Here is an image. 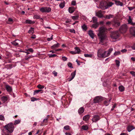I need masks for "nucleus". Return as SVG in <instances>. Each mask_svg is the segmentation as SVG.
Segmentation results:
<instances>
[{
    "label": "nucleus",
    "mask_w": 135,
    "mask_h": 135,
    "mask_svg": "<svg viewBox=\"0 0 135 135\" xmlns=\"http://www.w3.org/2000/svg\"><path fill=\"white\" fill-rule=\"evenodd\" d=\"M90 116L89 115H86L84 116L83 117V119L84 120L86 121L88 120L89 119Z\"/></svg>",
    "instance_id": "nucleus-19"
},
{
    "label": "nucleus",
    "mask_w": 135,
    "mask_h": 135,
    "mask_svg": "<svg viewBox=\"0 0 135 135\" xmlns=\"http://www.w3.org/2000/svg\"><path fill=\"white\" fill-rule=\"evenodd\" d=\"M31 101L32 102H34L35 100H38V99H37L36 98L34 97H32L31 98Z\"/></svg>",
    "instance_id": "nucleus-53"
},
{
    "label": "nucleus",
    "mask_w": 135,
    "mask_h": 135,
    "mask_svg": "<svg viewBox=\"0 0 135 135\" xmlns=\"http://www.w3.org/2000/svg\"><path fill=\"white\" fill-rule=\"evenodd\" d=\"M18 49L20 50L18 48L17 49V53H18L19 56H21V57H22V55H25V52L20 50H18Z\"/></svg>",
    "instance_id": "nucleus-15"
},
{
    "label": "nucleus",
    "mask_w": 135,
    "mask_h": 135,
    "mask_svg": "<svg viewBox=\"0 0 135 135\" xmlns=\"http://www.w3.org/2000/svg\"><path fill=\"white\" fill-rule=\"evenodd\" d=\"M8 130L4 129L2 131V135H10V133L11 132L8 131Z\"/></svg>",
    "instance_id": "nucleus-14"
},
{
    "label": "nucleus",
    "mask_w": 135,
    "mask_h": 135,
    "mask_svg": "<svg viewBox=\"0 0 135 135\" xmlns=\"http://www.w3.org/2000/svg\"><path fill=\"white\" fill-rule=\"evenodd\" d=\"M131 47L133 50H135V44H133L131 46Z\"/></svg>",
    "instance_id": "nucleus-60"
},
{
    "label": "nucleus",
    "mask_w": 135,
    "mask_h": 135,
    "mask_svg": "<svg viewBox=\"0 0 135 135\" xmlns=\"http://www.w3.org/2000/svg\"><path fill=\"white\" fill-rule=\"evenodd\" d=\"M103 100V98L97 96L95 97L94 99V103H99Z\"/></svg>",
    "instance_id": "nucleus-8"
},
{
    "label": "nucleus",
    "mask_w": 135,
    "mask_h": 135,
    "mask_svg": "<svg viewBox=\"0 0 135 135\" xmlns=\"http://www.w3.org/2000/svg\"><path fill=\"white\" fill-rule=\"evenodd\" d=\"M81 128L84 130H86L88 129V127L87 126H83Z\"/></svg>",
    "instance_id": "nucleus-36"
},
{
    "label": "nucleus",
    "mask_w": 135,
    "mask_h": 135,
    "mask_svg": "<svg viewBox=\"0 0 135 135\" xmlns=\"http://www.w3.org/2000/svg\"><path fill=\"white\" fill-rule=\"evenodd\" d=\"M132 21L131 18V17L130 16H129V19L128 21V23H131Z\"/></svg>",
    "instance_id": "nucleus-52"
},
{
    "label": "nucleus",
    "mask_w": 135,
    "mask_h": 135,
    "mask_svg": "<svg viewBox=\"0 0 135 135\" xmlns=\"http://www.w3.org/2000/svg\"><path fill=\"white\" fill-rule=\"evenodd\" d=\"M41 93H43V91H42V90H35L33 94L35 95L36 94L38 93L40 91H41Z\"/></svg>",
    "instance_id": "nucleus-30"
},
{
    "label": "nucleus",
    "mask_w": 135,
    "mask_h": 135,
    "mask_svg": "<svg viewBox=\"0 0 135 135\" xmlns=\"http://www.w3.org/2000/svg\"><path fill=\"white\" fill-rule=\"evenodd\" d=\"M120 51H115L114 54V55L115 56H116L120 54Z\"/></svg>",
    "instance_id": "nucleus-44"
},
{
    "label": "nucleus",
    "mask_w": 135,
    "mask_h": 135,
    "mask_svg": "<svg viewBox=\"0 0 135 135\" xmlns=\"http://www.w3.org/2000/svg\"><path fill=\"white\" fill-rule=\"evenodd\" d=\"M115 3L117 6H122L123 5V3L119 1H115Z\"/></svg>",
    "instance_id": "nucleus-18"
},
{
    "label": "nucleus",
    "mask_w": 135,
    "mask_h": 135,
    "mask_svg": "<svg viewBox=\"0 0 135 135\" xmlns=\"http://www.w3.org/2000/svg\"><path fill=\"white\" fill-rule=\"evenodd\" d=\"M37 87L40 89H42L44 88V86L43 85L39 84L37 86Z\"/></svg>",
    "instance_id": "nucleus-42"
},
{
    "label": "nucleus",
    "mask_w": 135,
    "mask_h": 135,
    "mask_svg": "<svg viewBox=\"0 0 135 135\" xmlns=\"http://www.w3.org/2000/svg\"><path fill=\"white\" fill-rule=\"evenodd\" d=\"M5 118L4 116L2 115H0V120L4 121V120Z\"/></svg>",
    "instance_id": "nucleus-46"
},
{
    "label": "nucleus",
    "mask_w": 135,
    "mask_h": 135,
    "mask_svg": "<svg viewBox=\"0 0 135 135\" xmlns=\"http://www.w3.org/2000/svg\"><path fill=\"white\" fill-rule=\"evenodd\" d=\"M53 35H52L50 38H47V40L48 41H49L52 40L53 39Z\"/></svg>",
    "instance_id": "nucleus-54"
},
{
    "label": "nucleus",
    "mask_w": 135,
    "mask_h": 135,
    "mask_svg": "<svg viewBox=\"0 0 135 135\" xmlns=\"http://www.w3.org/2000/svg\"><path fill=\"white\" fill-rule=\"evenodd\" d=\"M70 32H71V33H75V30L73 29H70Z\"/></svg>",
    "instance_id": "nucleus-56"
},
{
    "label": "nucleus",
    "mask_w": 135,
    "mask_h": 135,
    "mask_svg": "<svg viewBox=\"0 0 135 135\" xmlns=\"http://www.w3.org/2000/svg\"><path fill=\"white\" fill-rule=\"evenodd\" d=\"M25 22L27 23H28L30 24H33L35 23V21H33L30 20H26V21Z\"/></svg>",
    "instance_id": "nucleus-21"
},
{
    "label": "nucleus",
    "mask_w": 135,
    "mask_h": 135,
    "mask_svg": "<svg viewBox=\"0 0 135 135\" xmlns=\"http://www.w3.org/2000/svg\"><path fill=\"white\" fill-rule=\"evenodd\" d=\"M40 10L42 13L49 12L51 11V9L49 7H45L41 8Z\"/></svg>",
    "instance_id": "nucleus-5"
},
{
    "label": "nucleus",
    "mask_w": 135,
    "mask_h": 135,
    "mask_svg": "<svg viewBox=\"0 0 135 135\" xmlns=\"http://www.w3.org/2000/svg\"><path fill=\"white\" fill-rule=\"evenodd\" d=\"M68 67H69L70 68H73V66L72 64L70 62H69L68 63Z\"/></svg>",
    "instance_id": "nucleus-43"
},
{
    "label": "nucleus",
    "mask_w": 135,
    "mask_h": 135,
    "mask_svg": "<svg viewBox=\"0 0 135 135\" xmlns=\"http://www.w3.org/2000/svg\"><path fill=\"white\" fill-rule=\"evenodd\" d=\"M128 9L130 11L132 10L133 9L135 8L134 7H128Z\"/></svg>",
    "instance_id": "nucleus-55"
},
{
    "label": "nucleus",
    "mask_w": 135,
    "mask_h": 135,
    "mask_svg": "<svg viewBox=\"0 0 135 135\" xmlns=\"http://www.w3.org/2000/svg\"><path fill=\"white\" fill-rule=\"evenodd\" d=\"M49 58L53 57H55L57 56V55L56 54H49Z\"/></svg>",
    "instance_id": "nucleus-41"
},
{
    "label": "nucleus",
    "mask_w": 135,
    "mask_h": 135,
    "mask_svg": "<svg viewBox=\"0 0 135 135\" xmlns=\"http://www.w3.org/2000/svg\"><path fill=\"white\" fill-rule=\"evenodd\" d=\"M26 50L27 51H30L31 52H33V50L32 48H30L27 49H26Z\"/></svg>",
    "instance_id": "nucleus-45"
},
{
    "label": "nucleus",
    "mask_w": 135,
    "mask_h": 135,
    "mask_svg": "<svg viewBox=\"0 0 135 135\" xmlns=\"http://www.w3.org/2000/svg\"><path fill=\"white\" fill-rule=\"evenodd\" d=\"M81 27L83 30L84 31H86L87 29V28L85 24L83 25V26H81Z\"/></svg>",
    "instance_id": "nucleus-33"
},
{
    "label": "nucleus",
    "mask_w": 135,
    "mask_h": 135,
    "mask_svg": "<svg viewBox=\"0 0 135 135\" xmlns=\"http://www.w3.org/2000/svg\"><path fill=\"white\" fill-rule=\"evenodd\" d=\"M33 56H32L31 55L28 56L27 55H26L25 56V59L26 60H27L30 58H32L33 57Z\"/></svg>",
    "instance_id": "nucleus-37"
},
{
    "label": "nucleus",
    "mask_w": 135,
    "mask_h": 135,
    "mask_svg": "<svg viewBox=\"0 0 135 135\" xmlns=\"http://www.w3.org/2000/svg\"><path fill=\"white\" fill-rule=\"evenodd\" d=\"M40 17V16L38 15H35L33 17L34 19H39Z\"/></svg>",
    "instance_id": "nucleus-48"
},
{
    "label": "nucleus",
    "mask_w": 135,
    "mask_h": 135,
    "mask_svg": "<svg viewBox=\"0 0 135 135\" xmlns=\"http://www.w3.org/2000/svg\"><path fill=\"white\" fill-rule=\"evenodd\" d=\"M64 128L66 130L69 129V126H65L64 127Z\"/></svg>",
    "instance_id": "nucleus-50"
},
{
    "label": "nucleus",
    "mask_w": 135,
    "mask_h": 135,
    "mask_svg": "<svg viewBox=\"0 0 135 135\" xmlns=\"http://www.w3.org/2000/svg\"><path fill=\"white\" fill-rule=\"evenodd\" d=\"M84 56L86 57H92V55L91 54H85Z\"/></svg>",
    "instance_id": "nucleus-39"
},
{
    "label": "nucleus",
    "mask_w": 135,
    "mask_h": 135,
    "mask_svg": "<svg viewBox=\"0 0 135 135\" xmlns=\"http://www.w3.org/2000/svg\"><path fill=\"white\" fill-rule=\"evenodd\" d=\"M4 127V129L8 130V131L9 132H12L13 131L14 126L13 123H10L6 125Z\"/></svg>",
    "instance_id": "nucleus-3"
},
{
    "label": "nucleus",
    "mask_w": 135,
    "mask_h": 135,
    "mask_svg": "<svg viewBox=\"0 0 135 135\" xmlns=\"http://www.w3.org/2000/svg\"><path fill=\"white\" fill-rule=\"evenodd\" d=\"M119 36V34L118 32H114L111 35V37L114 39L117 38Z\"/></svg>",
    "instance_id": "nucleus-9"
},
{
    "label": "nucleus",
    "mask_w": 135,
    "mask_h": 135,
    "mask_svg": "<svg viewBox=\"0 0 135 135\" xmlns=\"http://www.w3.org/2000/svg\"><path fill=\"white\" fill-rule=\"evenodd\" d=\"M7 23L8 24H11L13 23V20L11 18H9L8 19V21L7 22Z\"/></svg>",
    "instance_id": "nucleus-32"
},
{
    "label": "nucleus",
    "mask_w": 135,
    "mask_h": 135,
    "mask_svg": "<svg viewBox=\"0 0 135 135\" xmlns=\"http://www.w3.org/2000/svg\"><path fill=\"white\" fill-rule=\"evenodd\" d=\"M74 78L71 77V78H69L68 79V81H71V80H72Z\"/></svg>",
    "instance_id": "nucleus-63"
},
{
    "label": "nucleus",
    "mask_w": 135,
    "mask_h": 135,
    "mask_svg": "<svg viewBox=\"0 0 135 135\" xmlns=\"http://www.w3.org/2000/svg\"><path fill=\"white\" fill-rule=\"evenodd\" d=\"M59 7L60 8H63L65 6V2H62L60 4H59Z\"/></svg>",
    "instance_id": "nucleus-35"
},
{
    "label": "nucleus",
    "mask_w": 135,
    "mask_h": 135,
    "mask_svg": "<svg viewBox=\"0 0 135 135\" xmlns=\"http://www.w3.org/2000/svg\"><path fill=\"white\" fill-rule=\"evenodd\" d=\"M75 51L76 54H79L80 51V49L78 47H76L75 48Z\"/></svg>",
    "instance_id": "nucleus-29"
},
{
    "label": "nucleus",
    "mask_w": 135,
    "mask_h": 135,
    "mask_svg": "<svg viewBox=\"0 0 135 135\" xmlns=\"http://www.w3.org/2000/svg\"><path fill=\"white\" fill-rule=\"evenodd\" d=\"M113 16L111 14H110L108 15H107L105 16V18L108 19H110L111 18H112Z\"/></svg>",
    "instance_id": "nucleus-34"
},
{
    "label": "nucleus",
    "mask_w": 135,
    "mask_h": 135,
    "mask_svg": "<svg viewBox=\"0 0 135 135\" xmlns=\"http://www.w3.org/2000/svg\"><path fill=\"white\" fill-rule=\"evenodd\" d=\"M62 59L64 61H66L67 60V58L66 57L62 56Z\"/></svg>",
    "instance_id": "nucleus-57"
},
{
    "label": "nucleus",
    "mask_w": 135,
    "mask_h": 135,
    "mask_svg": "<svg viewBox=\"0 0 135 135\" xmlns=\"http://www.w3.org/2000/svg\"><path fill=\"white\" fill-rule=\"evenodd\" d=\"M99 25V24L98 23H96L92 25V27L95 29H96L98 27Z\"/></svg>",
    "instance_id": "nucleus-25"
},
{
    "label": "nucleus",
    "mask_w": 135,
    "mask_h": 135,
    "mask_svg": "<svg viewBox=\"0 0 135 135\" xmlns=\"http://www.w3.org/2000/svg\"><path fill=\"white\" fill-rule=\"evenodd\" d=\"M76 71L75 70L74 72L72 73L71 74L70 76L74 78L76 75Z\"/></svg>",
    "instance_id": "nucleus-40"
},
{
    "label": "nucleus",
    "mask_w": 135,
    "mask_h": 135,
    "mask_svg": "<svg viewBox=\"0 0 135 135\" xmlns=\"http://www.w3.org/2000/svg\"><path fill=\"white\" fill-rule=\"evenodd\" d=\"M6 88L7 91L9 92H11L12 91V88L9 85H6Z\"/></svg>",
    "instance_id": "nucleus-17"
},
{
    "label": "nucleus",
    "mask_w": 135,
    "mask_h": 135,
    "mask_svg": "<svg viewBox=\"0 0 135 135\" xmlns=\"http://www.w3.org/2000/svg\"><path fill=\"white\" fill-rule=\"evenodd\" d=\"M59 45L60 44L59 43H57V44H54L51 46V48L52 49H54L59 47Z\"/></svg>",
    "instance_id": "nucleus-22"
},
{
    "label": "nucleus",
    "mask_w": 135,
    "mask_h": 135,
    "mask_svg": "<svg viewBox=\"0 0 135 135\" xmlns=\"http://www.w3.org/2000/svg\"><path fill=\"white\" fill-rule=\"evenodd\" d=\"M92 20L93 23H97V18L96 17H94L92 18Z\"/></svg>",
    "instance_id": "nucleus-38"
},
{
    "label": "nucleus",
    "mask_w": 135,
    "mask_h": 135,
    "mask_svg": "<svg viewBox=\"0 0 135 135\" xmlns=\"http://www.w3.org/2000/svg\"><path fill=\"white\" fill-rule=\"evenodd\" d=\"M88 34L90 37L92 38L93 39L94 37V34L93 33V31L92 30H90L88 31Z\"/></svg>",
    "instance_id": "nucleus-16"
},
{
    "label": "nucleus",
    "mask_w": 135,
    "mask_h": 135,
    "mask_svg": "<svg viewBox=\"0 0 135 135\" xmlns=\"http://www.w3.org/2000/svg\"><path fill=\"white\" fill-rule=\"evenodd\" d=\"M115 61L116 63V64L117 65V66L119 67L120 65V63L119 61L118 60H115Z\"/></svg>",
    "instance_id": "nucleus-47"
},
{
    "label": "nucleus",
    "mask_w": 135,
    "mask_h": 135,
    "mask_svg": "<svg viewBox=\"0 0 135 135\" xmlns=\"http://www.w3.org/2000/svg\"><path fill=\"white\" fill-rule=\"evenodd\" d=\"M130 73L133 76L135 77V72L131 71L130 72Z\"/></svg>",
    "instance_id": "nucleus-49"
},
{
    "label": "nucleus",
    "mask_w": 135,
    "mask_h": 135,
    "mask_svg": "<svg viewBox=\"0 0 135 135\" xmlns=\"http://www.w3.org/2000/svg\"><path fill=\"white\" fill-rule=\"evenodd\" d=\"M127 29V26L126 24H124L121 26L120 29L119 30L121 33H124L126 32Z\"/></svg>",
    "instance_id": "nucleus-6"
},
{
    "label": "nucleus",
    "mask_w": 135,
    "mask_h": 135,
    "mask_svg": "<svg viewBox=\"0 0 135 135\" xmlns=\"http://www.w3.org/2000/svg\"><path fill=\"white\" fill-rule=\"evenodd\" d=\"M111 24H112V22H111L110 21H108L106 23V24L108 26H109V25H110Z\"/></svg>",
    "instance_id": "nucleus-58"
},
{
    "label": "nucleus",
    "mask_w": 135,
    "mask_h": 135,
    "mask_svg": "<svg viewBox=\"0 0 135 135\" xmlns=\"http://www.w3.org/2000/svg\"><path fill=\"white\" fill-rule=\"evenodd\" d=\"M107 29L103 27H101L99 28L98 30L99 33H98L97 35L99 37L100 40V42L103 43L104 41L107 39V37L106 35V32Z\"/></svg>",
    "instance_id": "nucleus-1"
},
{
    "label": "nucleus",
    "mask_w": 135,
    "mask_h": 135,
    "mask_svg": "<svg viewBox=\"0 0 135 135\" xmlns=\"http://www.w3.org/2000/svg\"><path fill=\"white\" fill-rule=\"evenodd\" d=\"M53 74L54 75V76H56L57 75V73L55 71H54L52 72Z\"/></svg>",
    "instance_id": "nucleus-64"
},
{
    "label": "nucleus",
    "mask_w": 135,
    "mask_h": 135,
    "mask_svg": "<svg viewBox=\"0 0 135 135\" xmlns=\"http://www.w3.org/2000/svg\"><path fill=\"white\" fill-rule=\"evenodd\" d=\"M78 16H72V19L74 20H76V19H78Z\"/></svg>",
    "instance_id": "nucleus-51"
},
{
    "label": "nucleus",
    "mask_w": 135,
    "mask_h": 135,
    "mask_svg": "<svg viewBox=\"0 0 135 135\" xmlns=\"http://www.w3.org/2000/svg\"><path fill=\"white\" fill-rule=\"evenodd\" d=\"M100 119V117L98 115H94L92 119V121L93 122H96Z\"/></svg>",
    "instance_id": "nucleus-10"
},
{
    "label": "nucleus",
    "mask_w": 135,
    "mask_h": 135,
    "mask_svg": "<svg viewBox=\"0 0 135 135\" xmlns=\"http://www.w3.org/2000/svg\"><path fill=\"white\" fill-rule=\"evenodd\" d=\"M131 34L133 36H135V27H131L130 29Z\"/></svg>",
    "instance_id": "nucleus-12"
},
{
    "label": "nucleus",
    "mask_w": 135,
    "mask_h": 135,
    "mask_svg": "<svg viewBox=\"0 0 135 135\" xmlns=\"http://www.w3.org/2000/svg\"><path fill=\"white\" fill-rule=\"evenodd\" d=\"M111 99H110L109 100H105L104 101V104L106 106L108 105L109 104L110 102L111 101Z\"/></svg>",
    "instance_id": "nucleus-28"
},
{
    "label": "nucleus",
    "mask_w": 135,
    "mask_h": 135,
    "mask_svg": "<svg viewBox=\"0 0 135 135\" xmlns=\"http://www.w3.org/2000/svg\"><path fill=\"white\" fill-rule=\"evenodd\" d=\"M16 41V40L13 41L12 42V44H13V45H15V46L17 45V43L15 42Z\"/></svg>",
    "instance_id": "nucleus-62"
},
{
    "label": "nucleus",
    "mask_w": 135,
    "mask_h": 135,
    "mask_svg": "<svg viewBox=\"0 0 135 135\" xmlns=\"http://www.w3.org/2000/svg\"><path fill=\"white\" fill-rule=\"evenodd\" d=\"M134 129V127L133 126H129L128 127L127 129L128 132H130Z\"/></svg>",
    "instance_id": "nucleus-20"
},
{
    "label": "nucleus",
    "mask_w": 135,
    "mask_h": 135,
    "mask_svg": "<svg viewBox=\"0 0 135 135\" xmlns=\"http://www.w3.org/2000/svg\"><path fill=\"white\" fill-rule=\"evenodd\" d=\"M2 100L4 102H6L7 100V98L6 97L3 96L1 98Z\"/></svg>",
    "instance_id": "nucleus-31"
},
{
    "label": "nucleus",
    "mask_w": 135,
    "mask_h": 135,
    "mask_svg": "<svg viewBox=\"0 0 135 135\" xmlns=\"http://www.w3.org/2000/svg\"><path fill=\"white\" fill-rule=\"evenodd\" d=\"M95 13L96 16L102 18L103 16V15L102 14V12L101 10L96 12Z\"/></svg>",
    "instance_id": "nucleus-13"
},
{
    "label": "nucleus",
    "mask_w": 135,
    "mask_h": 135,
    "mask_svg": "<svg viewBox=\"0 0 135 135\" xmlns=\"http://www.w3.org/2000/svg\"><path fill=\"white\" fill-rule=\"evenodd\" d=\"M84 111V108L83 107L80 108L78 110V112L79 114H81L83 113Z\"/></svg>",
    "instance_id": "nucleus-23"
},
{
    "label": "nucleus",
    "mask_w": 135,
    "mask_h": 135,
    "mask_svg": "<svg viewBox=\"0 0 135 135\" xmlns=\"http://www.w3.org/2000/svg\"><path fill=\"white\" fill-rule=\"evenodd\" d=\"M112 25L113 26L118 27L120 26V23L118 21L114 20L112 22Z\"/></svg>",
    "instance_id": "nucleus-11"
},
{
    "label": "nucleus",
    "mask_w": 135,
    "mask_h": 135,
    "mask_svg": "<svg viewBox=\"0 0 135 135\" xmlns=\"http://www.w3.org/2000/svg\"><path fill=\"white\" fill-rule=\"evenodd\" d=\"M74 10V8L73 7H70L69 8V11L70 13H73Z\"/></svg>",
    "instance_id": "nucleus-24"
},
{
    "label": "nucleus",
    "mask_w": 135,
    "mask_h": 135,
    "mask_svg": "<svg viewBox=\"0 0 135 135\" xmlns=\"http://www.w3.org/2000/svg\"><path fill=\"white\" fill-rule=\"evenodd\" d=\"M34 32V28L32 27H31L28 32V33L30 34H33Z\"/></svg>",
    "instance_id": "nucleus-26"
},
{
    "label": "nucleus",
    "mask_w": 135,
    "mask_h": 135,
    "mask_svg": "<svg viewBox=\"0 0 135 135\" xmlns=\"http://www.w3.org/2000/svg\"><path fill=\"white\" fill-rule=\"evenodd\" d=\"M104 50L102 49H99L97 52V56L100 58H103Z\"/></svg>",
    "instance_id": "nucleus-7"
},
{
    "label": "nucleus",
    "mask_w": 135,
    "mask_h": 135,
    "mask_svg": "<svg viewBox=\"0 0 135 135\" xmlns=\"http://www.w3.org/2000/svg\"><path fill=\"white\" fill-rule=\"evenodd\" d=\"M116 104H114L113 106L112 107V108L111 109V110L112 111L116 107Z\"/></svg>",
    "instance_id": "nucleus-61"
},
{
    "label": "nucleus",
    "mask_w": 135,
    "mask_h": 135,
    "mask_svg": "<svg viewBox=\"0 0 135 135\" xmlns=\"http://www.w3.org/2000/svg\"><path fill=\"white\" fill-rule=\"evenodd\" d=\"M76 2L75 1H72L71 2V4L75 6L76 5Z\"/></svg>",
    "instance_id": "nucleus-59"
},
{
    "label": "nucleus",
    "mask_w": 135,
    "mask_h": 135,
    "mask_svg": "<svg viewBox=\"0 0 135 135\" xmlns=\"http://www.w3.org/2000/svg\"><path fill=\"white\" fill-rule=\"evenodd\" d=\"M113 3L112 2H109L108 3L105 2H102L100 3V5L102 6L103 9H107L108 7H111Z\"/></svg>",
    "instance_id": "nucleus-2"
},
{
    "label": "nucleus",
    "mask_w": 135,
    "mask_h": 135,
    "mask_svg": "<svg viewBox=\"0 0 135 135\" xmlns=\"http://www.w3.org/2000/svg\"><path fill=\"white\" fill-rule=\"evenodd\" d=\"M113 50V48H110L107 51H104L103 58H104L109 56Z\"/></svg>",
    "instance_id": "nucleus-4"
},
{
    "label": "nucleus",
    "mask_w": 135,
    "mask_h": 135,
    "mask_svg": "<svg viewBox=\"0 0 135 135\" xmlns=\"http://www.w3.org/2000/svg\"><path fill=\"white\" fill-rule=\"evenodd\" d=\"M119 89L120 91H123L124 90V88L122 85L120 86L119 87Z\"/></svg>",
    "instance_id": "nucleus-27"
}]
</instances>
